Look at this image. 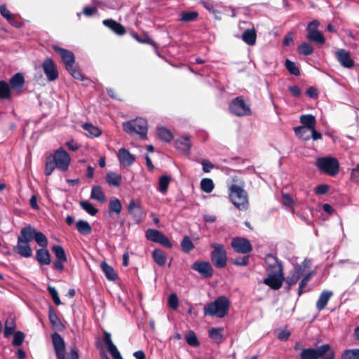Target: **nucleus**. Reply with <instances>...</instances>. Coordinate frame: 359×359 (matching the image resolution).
Listing matches in <instances>:
<instances>
[{"instance_id": "f257e3e1", "label": "nucleus", "mask_w": 359, "mask_h": 359, "mask_svg": "<svg viewBox=\"0 0 359 359\" xmlns=\"http://www.w3.org/2000/svg\"><path fill=\"white\" fill-rule=\"evenodd\" d=\"M230 301L225 296H219L214 302H210L204 307L205 316L225 317L229 312Z\"/></svg>"}, {"instance_id": "f03ea898", "label": "nucleus", "mask_w": 359, "mask_h": 359, "mask_svg": "<svg viewBox=\"0 0 359 359\" xmlns=\"http://www.w3.org/2000/svg\"><path fill=\"white\" fill-rule=\"evenodd\" d=\"M335 351L329 344H324L316 348H304L299 354L300 359H334Z\"/></svg>"}, {"instance_id": "7ed1b4c3", "label": "nucleus", "mask_w": 359, "mask_h": 359, "mask_svg": "<svg viewBox=\"0 0 359 359\" xmlns=\"http://www.w3.org/2000/svg\"><path fill=\"white\" fill-rule=\"evenodd\" d=\"M53 348L57 359H79L78 351L72 348L67 356H65V343L61 335L57 332L51 335Z\"/></svg>"}, {"instance_id": "20e7f679", "label": "nucleus", "mask_w": 359, "mask_h": 359, "mask_svg": "<svg viewBox=\"0 0 359 359\" xmlns=\"http://www.w3.org/2000/svg\"><path fill=\"white\" fill-rule=\"evenodd\" d=\"M311 260L306 258L301 264H297L294 266L288 276L285 278L284 281L287 283L288 289L295 285L300 280L307 269H311Z\"/></svg>"}, {"instance_id": "39448f33", "label": "nucleus", "mask_w": 359, "mask_h": 359, "mask_svg": "<svg viewBox=\"0 0 359 359\" xmlns=\"http://www.w3.org/2000/svg\"><path fill=\"white\" fill-rule=\"evenodd\" d=\"M123 130L130 134H137L140 136L142 139L147 138V133L148 130L147 122L142 118H137L123 123Z\"/></svg>"}, {"instance_id": "423d86ee", "label": "nucleus", "mask_w": 359, "mask_h": 359, "mask_svg": "<svg viewBox=\"0 0 359 359\" xmlns=\"http://www.w3.org/2000/svg\"><path fill=\"white\" fill-rule=\"evenodd\" d=\"M316 166L324 173L335 176L339 171V163L334 157H320L316 161Z\"/></svg>"}, {"instance_id": "0eeeda50", "label": "nucleus", "mask_w": 359, "mask_h": 359, "mask_svg": "<svg viewBox=\"0 0 359 359\" xmlns=\"http://www.w3.org/2000/svg\"><path fill=\"white\" fill-rule=\"evenodd\" d=\"M229 196L231 201L238 210H245L247 207V196L243 188L236 184H232L229 187Z\"/></svg>"}, {"instance_id": "6e6552de", "label": "nucleus", "mask_w": 359, "mask_h": 359, "mask_svg": "<svg viewBox=\"0 0 359 359\" xmlns=\"http://www.w3.org/2000/svg\"><path fill=\"white\" fill-rule=\"evenodd\" d=\"M211 260L215 267L219 269L224 268L227 264V255L224 246L216 243H212Z\"/></svg>"}, {"instance_id": "1a4fd4ad", "label": "nucleus", "mask_w": 359, "mask_h": 359, "mask_svg": "<svg viewBox=\"0 0 359 359\" xmlns=\"http://www.w3.org/2000/svg\"><path fill=\"white\" fill-rule=\"evenodd\" d=\"M55 164L56 168L61 171L68 170L70 163V156L62 148L57 149L52 158Z\"/></svg>"}, {"instance_id": "9d476101", "label": "nucleus", "mask_w": 359, "mask_h": 359, "mask_svg": "<svg viewBox=\"0 0 359 359\" xmlns=\"http://www.w3.org/2000/svg\"><path fill=\"white\" fill-rule=\"evenodd\" d=\"M145 236L150 241L159 243L168 248H172V243L169 239L158 230L149 229L145 233Z\"/></svg>"}, {"instance_id": "9b49d317", "label": "nucleus", "mask_w": 359, "mask_h": 359, "mask_svg": "<svg viewBox=\"0 0 359 359\" xmlns=\"http://www.w3.org/2000/svg\"><path fill=\"white\" fill-rule=\"evenodd\" d=\"M265 262L266 264V271L268 273H283V267L278 258L269 253L266 255Z\"/></svg>"}, {"instance_id": "f8f14e48", "label": "nucleus", "mask_w": 359, "mask_h": 359, "mask_svg": "<svg viewBox=\"0 0 359 359\" xmlns=\"http://www.w3.org/2000/svg\"><path fill=\"white\" fill-rule=\"evenodd\" d=\"M285 280L284 273H268L263 283L273 290H279Z\"/></svg>"}, {"instance_id": "ddd939ff", "label": "nucleus", "mask_w": 359, "mask_h": 359, "mask_svg": "<svg viewBox=\"0 0 359 359\" xmlns=\"http://www.w3.org/2000/svg\"><path fill=\"white\" fill-rule=\"evenodd\" d=\"M42 67L49 81H53L58 78V72L52 59L46 58L42 64Z\"/></svg>"}, {"instance_id": "4468645a", "label": "nucleus", "mask_w": 359, "mask_h": 359, "mask_svg": "<svg viewBox=\"0 0 359 359\" xmlns=\"http://www.w3.org/2000/svg\"><path fill=\"white\" fill-rule=\"evenodd\" d=\"M127 210L131 215L133 219L139 223L142 220L143 209L139 200H132L130 201Z\"/></svg>"}, {"instance_id": "2eb2a0df", "label": "nucleus", "mask_w": 359, "mask_h": 359, "mask_svg": "<svg viewBox=\"0 0 359 359\" xmlns=\"http://www.w3.org/2000/svg\"><path fill=\"white\" fill-rule=\"evenodd\" d=\"M229 110L231 113L236 116H244L247 111V106L243 99L241 97H238L230 103Z\"/></svg>"}, {"instance_id": "dca6fc26", "label": "nucleus", "mask_w": 359, "mask_h": 359, "mask_svg": "<svg viewBox=\"0 0 359 359\" xmlns=\"http://www.w3.org/2000/svg\"><path fill=\"white\" fill-rule=\"evenodd\" d=\"M53 48L54 50L60 55L65 65L66 69L71 68V67L74 65L75 57L74 54L72 51L64 49L57 46H53Z\"/></svg>"}, {"instance_id": "f3484780", "label": "nucleus", "mask_w": 359, "mask_h": 359, "mask_svg": "<svg viewBox=\"0 0 359 359\" xmlns=\"http://www.w3.org/2000/svg\"><path fill=\"white\" fill-rule=\"evenodd\" d=\"M336 57L339 64L345 68H352L355 62L351 58L350 52L344 49H339L335 52Z\"/></svg>"}, {"instance_id": "a211bd4d", "label": "nucleus", "mask_w": 359, "mask_h": 359, "mask_svg": "<svg viewBox=\"0 0 359 359\" xmlns=\"http://www.w3.org/2000/svg\"><path fill=\"white\" fill-rule=\"evenodd\" d=\"M192 269L198 271L203 278H210L212 275V267L209 262H196L191 266Z\"/></svg>"}, {"instance_id": "6ab92c4d", "label": "nucleus", "mask_w": 359, "mask_h": 359, "mask_svg": "<svg viewBox=\"0 0 359 359\" xmlns=\"http://www.w3.org/2000/svg\"><path fill=\"white\" fill-rule=\"evenodd\" d=\"M13 251L23 257H30L32 255V250L28 242L18 239L17 245L13 248Z\"/></svg>"}, {"instance_id": "aec40b11", "label": "nucleus", "mask_w": 359, "mask_h": 359, "mask_svg": "<svg viewBox=\"0 0 359 359\" xmlns=\"http://www.w3.org/2000/svg\"><path fill=\"white\" fill-rule=\"evenodd\" d=\"M117 157L120 164L123 166H130L135 160V156L124 148L118 150Z\"/></svg>"}, {"instance_id": "412c9836", "label": "nucleus", "mask_w": 359, "mask_h": 359, "mask_svg": "<svg viewBox=\"0 0 359 359\" xmlns=\"http://www.w3.org/2000/svg\"><path fill=\"white\" fill-rule=\"evenodd\" d=\"M231 248L233 250L240 254L247 253V239L241 237H234L231 240Z\"/></svg>"}, {"instance_id": "4be33fe9", "label": "nucleus", "mask_w": 359, "mask_h": 359, "mask_svg": "<svg viewBox=\"0 0 359 359\" xmlns=\"http://www.w3.org/2000/svg\"><path fill=\"white\" fill-rule=\"evenodd\" d=\"M102 23L118 35H123L126 33L124 27L114 20H104Z\"/></svg>"}, {"instance_id": "5701e85b", "label": "nucleus", "mask_w": 359, "mask_h": 359, "mask_svg": "<svg viewBox=\"0 0 359 359\" xmlns=\"http://www.w3.org/2000/svg\"><path fill=\"white\" fill-rule=\"evenodd\" d=\"M35 231L36 229L33 226L30 225L27 226L21 229L20 235L18 236V239L29 243L34 239Z\"/></svg>"}, {"instance_id": "b1692460", "label": "nucleus", "mask_w": 359, "mask_h": 359, "mask_svg": "<svg viewBox=\"0 0 359 359\" xmlns=\"http://www.w3.org/2000/svg\"><path fill=\"white\" fill-rule=\"evenodd\" d=\"M332 296V292L328 291V290L323 291L320 293V297L316 302V309L318 311L323 310L326 307V306Z\"/></svg>"}, {"instance_id": "393cba45", "label": "nucleus", "mask_w": 359, "mask_h": 359, "mask_svg": "<svg viewBox=\"0 0 359 359\" xmlns=\"http://www.w3.org/2000/svg\"><path fill=\"white\" fill-rule=\"evenodd\" d=\"M36 259L41 265H48L50 263V253L45 248L36 250Z\"/></svg>"}, {"instance_id": "a878e982", "label": "nucleus", "mask_w": 359, "mask_h": 359, "mask_svg": "<svg viewBox=\"0 0 359 359\" xmlns=\"http://www.w3.org/2000/svg\"><path fill=\"white\" fill-rule=\"evenodd\" d=\"M106 182L111 186L118 187L122 183V176L114 172H108L105 176Z\"/></svg>"}, {"instance_id": "bb28decb", "label": "nucleus", "mask_w": 359, "mask_h": 359, "mask_svg": "<svg viewBox=\"0 0 359 359\" xmlns=\"http://www.w3.org/2000/svg\"><path fill=\"white\" fill-rule=\"evenodd\" d=\"M300 123L303 125L302 126L306 127L309 130L313 129L316 124V117L312 114H304L299 118Z\"/></svg>"}, {"instance_id": "cd10ccee", "label": "nucleus", "mask_w": 359, "mask_h": 359, "mask_svg": "<svg viewBox=\"0 0 359 359\" xmlns=\"http://www.w3.org/2000/svg\"><path fill=\"white\" fill-rule=\"evenodd\" d=\"M306 39L311 42L315 43L318 45H323L325 42V39L323 34L319 30L307 34Z\"/></svg>"}, {"instance_id": "c85d7f7f", "label": "nucleus", "mask_w": 359, "mask_h": 359, "mask_svg": "<svg viewBox=\"0 0 359 359\" xmlns=\"http://www.w3.org/2000/svg\"><path fill=\"white\" fill-rule=\"evenodd\" d=\"M100 267L108 280H115L117 278V275L115 271L107 262H102L101 263Z\"/></svg>"}, {"instance_id": "c756f323", "label": "nucleus", "mask_w": 359, "mask_h": 359, "mask_svg": "<svg viewBox=\"0 0 359 359\" xmlns=\"http://www.w3.org/2000/svg\"><path fill=\"white\" fill-rule=\"evenodd\" d=\"M90 198L99 202L104 203L106 201V196L100 186H93L90 193Z\"/></svg>"}, {"instance_id": "7c9ffc66", "label": "nucleus", "mask_w": 359, "mask_h": 359, "mask_svg": "<svg viewBox=\"0 0 359 359\" xmlns=\"http://www.w3.org/2000/svg\"><path fill=\"white\" fill-rule=\"evenodd\" d=\"M48 318L52 326L56 329L61 330L63 328V325L60 319L57 317V314L54 311L52 307L49 308L48 310Z\"/></svg>"}, {"instance_id": "2f4dec72", "label": "nucleus", "mask_w": 359, "mask_h": 359, "mask_svg": "<svg viewBox=\"0 0 359 359\" xmlns=\"http://www.w3.org/2000/svg\"><path fill=\"white\" fill-rule=\"evenodd\" d=\"M152 257L158 265L163 266L165 264L167 258L163 250L160 249H155L152 252Z\"/></svg>"}, {"instance_id": "473e14b6", "label": "nucleus", "mask_w": 359, "mask_h": 359, "mask_svg": "<svg viewBox=\"0 0 359 359\" xmlns=\"http://www.w3.org/2000/svg\"><path fill=\"white\" fill-rule=\"evenodd\" d=\"M9 82L13 88H20L25 83V79L21 73H16L10 79Z\"/></svg>"}, {"instance_id": "72a5a7b5", "label": "nucleus", "mask_w": 359, "mask_h": 359, "mask_svg": "<svg viewBox=\"0 0 359 359\" xmlns=\"http://www.w3.org/2000/svg\"><path fill=\"white\" fill-rule=\"evenodd\" d=\"M109 210L111 213L119 215L122 210V205L121 201L116 198L110 199L109 202Z\"/></svg>"}, {"instance_id": "f704fd0d", "label": "nucleus", "mask_w": 359, "mask_h": 359, "mask_svg": "<svg viewBox=\"0 0 359 359\" xmlns=\"http://www.w3.org/2000/svg\"><path fill=\"white\" fill-rule=\"evenodd\" d=\"M176 148L184 152H187L191 147L190 140L188 137H182L175 142Z\"/></svg>"}, {"instance_id": "c9c22d12", "label": "nucleus", "mask_w": 359, "mask_h": 359, "mask_svg": "<svg viewBox=\"0 0 359 359\" xmlns=\"http://www.w3.org/2000/svg\"><path fill=\"white\" fill-rule=\"evenodd\" d=\"M77 230L83 234H90L92 231V228L89 223L85 220H79L76 223Z\"/></svg>"}, {"instance_id": "e433bc0d", "label": "nucleus", "mask_w": 359, "mask_h": 359, "mask_svg": "<svg viewBox=\"0 0 359 359\" xmlns=\"http://www.w3.org/2000/svg\"><path fill=\"white\" fill-rule=\"evenodd\" d=\"M83 128L88 132L87 135L92 137H98L101 134V130L92 123H84L83 125Z\"/></svg>"}, {"instance_id": "4c0bfd02", "label": "nucleus", "mask_w": 359, "mask_h": 359, "mask_svg": "<svg viewBox=\"0 0 359 359\" xmlns=\"http://www.w3.org/2000/svg\"><path fill=\"white\" fill-rule=\"evenodd\" d=\"M11 97L9 84L4 81H0V99L7 100Z\"/></svg>"}, {"instance_id": "58836bf2", "label": "nucleus", "mask_w": 359, "mask_h": 359, "mask_svg": "<svg viewBox=\"0 0 359 359\" xmlns=\"http://www.w3.org/2000/svg\"><path fill=\"white\" fill-rule=\"evenodd\" d=\"M341 359H359V348H348L344 350Z\"/></svg>"}, {"instance_id": "ea45409f", "label": "nucleus", "mask_w": 359, "mask_h": 359, "mask_svg": "<svg viewBox=\"0 0 359 359\" xmlns=\"http://www.w3.org/2000/svg\"><path fill=\"white\" fill-rule=\"evenodd\" d=\"M157 133L160 139L164 142H168L172 139V133L164 127H158Z\"/></svg>"}, {"instance_id": "a19ab883", "label": "nucleus", "mask_w": 359, "mask_h": 359, "mask_svg": "<svg viewBox=\"0 0 359 359\" xmlns=\"http://www.w3.org/2000/svg\"><path fill=\"white\" fill-rule=\"evenodd\" d=\"M200 185L201 190L207 194L212 192L215 187L213 181L210 178L202 179Z\"/></svg>"}, {"instance_id": "79ce46f5", "label": "nucleus", "mask_w": 359, "mask_h": 359, "mask_svg": "<svg viewBox=\"0 0 359 359\" xmlns=\"http://www.w3.org/2000/svg\"><path fill=\"white\" fill-rule=\"evenodd\" d=\"M308 130H309L308 128L302 126L294 128L295 135L303 140H309L311 139V135L307 134Z\"/></svg>"}, {"instance_id": "37998d69", "label": "nucleus", "mask_w": 359, "mask_h": 359, "mask_svg": "<svg viewBox=\"0 0 359 359\" xmlns=\"http://www.w3.org/2000/svg\"><path fill=\"white\" fill-rule=\"evenodd\" d=\"M15 329V323L12 318H8L5 322L4 336L10 337Z\"/></svg>"}, {"instance_id": "c03bdc74", "label": "nucleus", "mask_w": 359, "mask_h": 359, "mask_svg": "<svg viewBox=\"0 0 359 359\" xmlns=\"http://www.w3.org/2000/svg\"><path fill=\"white\" fill-rule=\"evenodd\" d=\"M34 239L39 246L42 248L47 247L48 243V239L42 232L36 231Z\"/></svg>"}, {"instance_id": "a18cd8bd", "label": "nucleus", "mask_w": 359, "mask_h": 359, "mask_svg": "<svg viewBox=\"0 0 359 359\" xmlns=\"http://www.w3.org/2000/svg\"><path fill=\"white\" fill-rule=\"evenodd\" d=\"M223 328H211L209 330V337L217 342H220L223 338Z\"/></svg>"}, {"instance_id": "49530a36", "label": "nucleus", "mask_w": 359, "mask_h": 359, "mask_svg": "<svg viewBox=\"0 0 359 359\" xmlns=\"http://www.w3.org/2000/svg\"><path fill=\"white\" fill-rule=\"evenodd\" d=\"M298 50L300 54L307 56L312 54L314 49L310 43L304 42L299 46Z\"/></svg>"}, {"instance_id": "de8ad7c7", "label": "nucleus", "mask_w": 359, "mask_h": 359, "mask_svg": "<svg viewBox=\"0 0 359 359\" xmlns=\"http://www.w3.org/2000/svg\"><path fill=\"white\" fill-rule=\"evenodd\" d=\"M80 206L92 216L95 215L98 212V210L93 205V204L88 201H81Z\"/></svg>"}, {"instance_id": "09e8293b", "label": "nucleus", "mask_w": 359, "mask_h": 359, "mask_svg": "<svg viewBox=\"0 0 359 359\" xmlns=\"http://www.w3.org/2000/svg\"><path fill=\"white\" fill-rule=\"evenodd\" d=\"M285 65L287 71L291 74L297 76L300 75V71L294 62L289 59H286Z\"/></svg>"}, {"instance_id": "8fccbe9b", "label": "nucleus", "mask_w": 359, "mask_h": 359, "mask_svg": "<svg viewBox=\"0 0 359 359\" xmlns=\"http://www.w3.org/2000/svg\"><path fill=\"white\" fill-rule=\"evenodd\" d=\"M170 182V177L167 175H163L159 178L158 181V190L161 193H165L169 183Z\"/></svg>"}, {"instance_id": "3c124183", "label": "nucleus", "mask_w": 359, "mask_h": 359, "mask_svg": "<svg viewBox=\"0 0 359 359\" xmlns=\"http://www.w3.org/2000/svg\"><path fill=\"white\" fill-rule=\"evenodd\" d=\"M52 250L55 255L57 259L61 261H67V256L63 248L60 245H54Z\"/></svg>"}, {"instance_id": "603ef678", "label": "nucleus", "mask_w": 359, "mask_h": 359, "mask_svg": "<svg viewBox=\"0 0 359 359\" xmlns=\"http://www.w3.org/2000/svg\"><path fill=\"white\" fill-rule=\"evenodd\" d=\"M198 16L197 12H182L181 13L180 20L183 22L194 21Z\"/></svg>"}, {"instance_id": "864d4df0", "label": "nucleus", "mask_w": 359, "mask_h": 359, "mask_svg": "<svg viewBox=\"0 0 359 359\" xmlns=\"http://www.w3.org/2000/svg\"><path fill=\"white\" fill-rule=\"evenodd\" d=\"M181 245H182V248L183 251L185 252H190L194 248V245L191 238L187 236H186L183 238V240L181 243Z\"/></svg>"}, {"instance_id": "5fc2aeb1", "label": "nucleus", "mask_w": 359, "mask_h": 359, "mask_svg": "<svg viewBox=\"0 0 359 359\" xmlns=\"http://www.w3.org/2000/svg\"><path fill=\"white\" fill-rule=\"evenodd\" d=\"M186 341L187 343L191 346L196 347L199 345L196 335L193 331H189L187 333L186 335Z\"/></svg>"}, {"instance_id": "6e6d98bb", "label": "nucleus", "mask_w": 359, "mask_h": 359, "mask_svg": "<svg viewBox=\"0 0 359 359\" xmlns=\"http://www.w3.org/2000/svg\"><path fill=\"white\" fill-rule=\"evenodd\" d=\"M282 204L287 208H293L295 205V202L289 194L283 192Z\"/></svg>"}, {"instance_id": "4d7b16f0", "label": "nucleus", "mask_w": 359, "mask_h": 359, "mask_svg": "<svg viewBox=\"0 0 359 359\" xmlns=\"http://www.w3.org/2000/svg\"><path fill=\"white\" fill-rule=\"evenodd\" d=\"M24 339H25V334L23 332H22L20 331L16 332L14 334L13 340L12 344L15 346H19L22 344Z\"/></svg>"}, {"instance_id": "13d9d810", "label": "nucleus", "mask_w": 359, "mask_h": 359, "mask_svg": "<svg viewBox=\"0 0 359 359\" xmlns=\"http://www.w3.org/2000/svg\"><path fill=\"white\" fill-rule=\"evenodd\" d=\"M48 291L50 295L51 296L55 304L57 306L61 304V302L59 298L58 293H57L56 289L54 287L49 286L48 287Z\"/></svg>"}, {"instance_id": "bf43d9fd", "label": "nucleus", "mask_w": 359, "mask_h": 359, "mask_svg": "<svg viewBox=\"0 0 359 359\" xmlns=\"http://www.w3.org/2000/svg\"><path fill=\"white\" fill-rule=\"evenodd\" d=\"M56 168L55 164L52 159V158L50 156L46 160V168H45V174L46 175H50L54 170V169Z\"/></svg>"}, {"instance_id": "052dcab7", "label": "nucleus", "mask_w": 359, "mask_h": 359, "mask_svg": "<svg viewBox=\"0 0 359 359\" xmlns=\"http://www.w3.org/2000/svg\"><path fill=\"white\" fill-rule=\"evenodd\" d=\"M66 69L74 79L81 81L84 79V76L82 75L81 72L74 65L72 66L71 68H67Z\"/></svg>"}, {"instance_id": "680f3d73", "label": "nucleus", "mask_w": 359, "mask_h": 359, "mask_svg": "<svg viewBox=\"0 0 359 359\" xmlns=\"http://www.w3.org/2000/svg\"><path fill=\"white\" fill-rule=\"evenodd\" d=\"M168 305L169 306L175 310L178 307V298L176 294L172 293L170 294L168 297Z\"/></svg>"}, {"instance_id": "e2e57ef3", "label": "nucleus", "mask_w": 359, "mask_h": 359, "mask_svg": "<svg viewBox=\"0 0 359 359\" xmlns=\"http://www.w3.org/2000/svg\"><path fill=\"white\" fill-rule=\"evenodd\" d=\"M257 33L254 27L248 29V46H254L256 43Z\"/></svg>"}, {"instance_id": "0e129e2a", "label": "nucleus", "mask_w": 359, "mask_h": 359, "mask_svg": "<svg viewBox=\"0 0 359 359\" xmlns=\"http://www.w3.org/2000/svg\"><path fill=\"white\" fill-rule=\"evenodd\" d=\"M329 190L330 186L326 184H319L315 188V192L318 195L326 194Z\"/></svg>"}, {"instance_id": "69168bd1", "label": "nucleus", "mask_w": 359, "mask_h": 359, "mask_svg": "<svg viewBox=\"0 0 359 359\" xmlns=\"http://www.w3.org/2000/svg\"><path fill=\"white\" fill-rule=\"evenodd\" d=\"M107 349L114 359H123L119 351H118L116 346L114 344L107 347Z\"/></svg>"}, {"instance_id": "338daca9", "label": "nucleus", "mask_w": 359, "mask_h": 359, "mask_svg": "<svg viewBox=\"0 0 359 359\" xmlns=\"http://www.w3.org/2000/svg\"><path fill=\"white\" fill-rule=\"evenodd\" d=\"M320 25V22L314 20L311 22H310L308 24V26L306 27L307 34H310L311 32H316L318 31V26Z\"/></svg>"}, {"instance_id": "774afa93", "label": "nucleus", "mask_w": 359, "mask_h": 359, "mask_svg": "<svg viewBox=\"0 0 359 359\" xmlns=\"http://www.w3.org/2000/svg\"><path fill=\"white\" fill-rule=\"evenodd\" d=\"M294 34L292 32H287L283 40V45L284 46H288L293 41Z\"/></svg>"}]
</instances>
